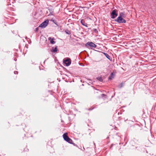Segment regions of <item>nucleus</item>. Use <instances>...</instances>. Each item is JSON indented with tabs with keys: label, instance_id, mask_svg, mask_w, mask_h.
Instances as JSON below:
<instances>
[{
	"label": "nucleus",
	"instance_id": "dca6fc26",
	"mask_svg": "<svg viewBox=\"0 0 156 156\" xmlns=\"http://www.w3.org/2000/svg\"><path fill=\"white\" fill-rule=\"evenodd\" d=\"M123 83H122L120 84V88H121L122 87H123Z\"/></svg>",
	"mask_w": 156,
	"mask_h": 156
},
{
	"label": "nucleus",
	"instance_id": "423d86ee",
	"mask_svg": "<svg viewBox=\"0 0 156 156\" xmlns=\"http://www.w3.org/2000/svg\"><path fill=\"white\" fill-rule=\"evenodd\" d=\"M116 11H117L115 9L114 10L112 11L111 14L112 18L114 19L117 16L118 14L116 13Z\"/></svg>",
	"mask_w": 156,
	"mask_h": 156
},
{
	"label": "nucleus",
	"instance_id": "aec40b11",
	"mask_svg": "<svg viewBox=\"0 0 156 156\" xmlns=\"http://www.w3.org/2000/svg\"><path fill=\"white\" fill-rule=\"evenodd\" d=\"M104 95H104V94H102V96H104Z\"/></svg>",
	"mask_w": 156,
	"mask_h": 156
},
{
	"label": "nucleus",
	"instance_id": "f03ea898",
	"mask_svg": "<svg viewBox=\"0 0 156 156\" xmlns=\"http://www.w3.org/2000/svg\"><path fill=\"white\" fill-rule=\"evenodd\" d=\"M86 46L88 47H90L91 49H93L94 48H95L97 47V45L94 43L91 42H88L85 45Z\"/></svg>",
	"mask_w": 156,
	"mask_h": 156
},
{
	"label": "nucleus",
	"instance_id": "ddd939ff",
	"mask_svg": "<svg viewBox=\"0 0 156 156\" xmlns=\"http://www.w3.org/2000/svg\"><path fill=\"white\" fill-rule=\"evenodd\" d=\"M65 31L67 34H70V32L68 30H66Z\"/></svg>",
	"mask_w": 156,
	"mask_h": 156
},
{
	"label": "nucleus",
	"instance_id": "0eeeda50",
	"mask_svg": "<svg viewBox=\"0 0 156 156\" xmlns=\"http://www.w3.org/2000/svg\"><path fill=\"white\" fill-rule=\"evenodd\" d=\"M49 40L50 41V43L52 44H54L55 43V42L54 41L55 38L54 37L51 38V37H49L48 38Z\"/></svg>",
	"mask_w": 156,
	"mask_h": 156
},
{
	"label": "nucleus",
	"instance_id": "a211bd4d",
	"mask_svg": "<svg viewBox=\"0 0 156 156\" xmlns=\"http://www.w3.org/2000/svg\"><path fill=\"white\" fill-rule=\"evenodd\" d=\"M15 74H17L18 73V72L17 71H15L14 72Z\"/></svg>",
	"mask_w": 156,
	"mask_h": 156
},
{
	"label": "nucleus",
	"instance_id": "7ed1b4c3",
	"mask_svg": "<svg viewBox=\"0 0 156 156\" xmlns=\"http://www.w3.org/2000/svg\"><path fill=\"white\" fill-rule=\"evenodd\" d=\"M115 21L119 23H125L126 22V20L120 16H119Z\"/></svg>",
	"mask_w": 156,
	"mask_h": 156
},
{
	"label": "nucleus",
	"instance_id": "4468645a",
	"mask_svg": "<svg viewBox=\"0 0 156 156\" xmlns=\"http://www.w3.org/2000/svg\"><path fill=\"white\" fill-rule=\"evenodd\" d=\"M124 13L122 12H121L119 16H120L121 17H122Z\"/></svg>",
	"mask_w": 156,
	"mask_h": 156
},
{
	"label": "nucleus",
	"instance_id": "f8f14e48",
	"mask_svg": "<svg viewBox=\"0 0 156 156\" xmlns=\"http://www.w3.org/2000/svg\"><path fill=\"white\" fill-rule=\"evenodd\" d=\"M93 31L95 33H98V31L97 29H93Z\"/></svg>",
	"mask_w": 156,
	"mask_h": 156
},
{
	"label": "nucleus",
	"instance_id": "f257e3e1",
	"mask_svg": "<svg viewBox=\"0 0 156 156\" xmlns=\"http://www.w3.org/2000/svg\"><path fill=\"white\" fill-rule=\"evenodd\" d=\"M63 137L64 140L66 142L71 144H73V142L72 140L69 138L67 135V133H65L63 135Z\"/></svg>",
	"mask_w": 156,
	"mask_h": 156
},
{
	"label": "nucleus",
	"instance_id": "1a4fd4ad",
	"mask_svg": "<svg viewBox=\"0 0 156 156\" xmlns=\"http://www.w3.org/2000/svg\"><path fill=\"white\" fill-rule=\"evenodd\" d=\"M57 47H58L57 46H55L54 49L53 48V47L52 49V51L53 52H56L57 51Z\"/></svg>",
	"mask_w": 156,
	"mask_h": 156
},
{
	"label": "nucleus",
	"instance_id": "39448f33",
	"mask_svg": "<svg viewBox=\"0 0 156 156\" xmlns=\"http://www.w3.org/2000/svg\"><path fill=\"white\" fill-rule=\"evenodd\" d=\"M63 62L66 66H68L71 64V60L70 58H67L66 59L63 60Z\"/></svg>",
	"mask_w": 156,
	"mask_h": 156
},
{
	"label": "nucleus",
	"instance_id": "f3484780",
	"mask_svg": "<svg viewBox=\"0 0 156 156\" xmlns=\"http://www.w3.org/2000/svg\"><path fill=\"white\" fill-rule=\"evenodd\" d=\"M112 76H111V75L110 76H109V78H108L109 79V80H111V79H112Z\"/></svg>",
	"mask_w": 156,
	"mask_h": 156
},
{
	"label": "nucleus",
	"instance_id": "6e6552de",
	"mask_svg": "<svg viewBox=\"0 0 156 156\" xmlns=\"http://www.w3.org/2000/svg\"><path fill=\"white\" fill-rule=\"evenodd\" d=\"M80 22L82 25L84 26L87 27V23H85L84 21L83 20H81Z\"/></svg>",
	"mask_w": 156,
	"mask_h": 156
},
{
	"label": "nucleus",
	"instance_id": "9d476101",
	"mask_svg": "<svg viewBox=\"0 0 156 156\" xmlns=\"http://www.w3.org/2000/svg\"><path fill=\"white\" fill-rule=\"evenodd\" d=\"M104 54L105 56L109 59H110V56L107 54L105 53H103Z\"/></svg>",
	"mask_w": 156,
	"mask_h": 156
},
{
	"label": "nucleus",
	"instance_id": "20e7f679",
	"mask_svg": "<svg viewBox=\"0 0 156 156\" xmlns=\"http://www.w3.org/2000/svg\"><path fill=\"white\" fill-rule=\"evenodd\" d=\"M48 20H46L44 21L39 26V27L42 28H45L48 25Z\"/></svg>",
	"mask_w": 156,
	"mask_h": 156
},
{
	"label": "nucleus",
	"instance_id": "9b49d317",
	"mask_svg": "<svg viewBox=\"0 0 156 156\" xmlns=\"http://www.w3.org/2000/svg\"><path fill=\"white\" fill-rule=\"evenodd\" d=\"M97 79L99 80L100 82H102L103 81V79L102 77H98L97 78Z\"/></svg>",
	"mask_w": 156,
	"mask_h": 156
},
{
	"label": "nucleus",
	"instance_id": "2eb2a0df",
	"mask_svg": "<svg viewBox=\"0 0 156 156\" xmlns=\"http://www.w3.org/2000/svg\"><path fill=\"white\" fill-rule=\"evenodd\" d=\"M38 28L37 27V28H35V29L34 30V31H35V32H37L38 31Z\"/></svg>",
	"mask_w": 156,
	"mask_h": 156
},
{
	"label": "nucleus",
	"instance_id": "6ab92c4d",
	"mask_svg": "<svg viewBox=\"0 0 156 156\" xmlns=\"http://www.w3.org/2000/svg\"><path fill=\"white\" fill-rule=\"evenodd\" d=\"M111 75H112V76L113 75H114L113 73H112L111 74Z\"/></svg>",
	"mask_w": 156,
	"mask_h": 156
}]
</instances>
